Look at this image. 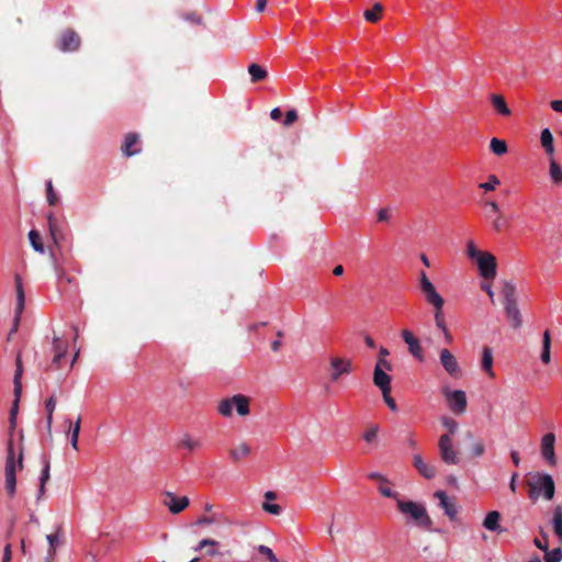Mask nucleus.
<instances>
[{
    "label": "nucleus",
    "mask_w": 562,
    "mask_h": 562,
    "mask_svg": "<svg viewBox=\"0 0 562 562\" xmlns=\"http://www.w3.org/2000/svg\"><path fill=\"white\" fill-rule=\"evenodd\" d=\"M397 509L406 516V522H414L416 526L430 531L432 520L429 517L426 507L413 501H404L398 498L396 502Z\"/></svg>",
    "instance_id": "f257e3e1"
},
{
    "label": "nucleus",
    "mask_w": 562,
    "mask_h": 562,
    "mask_svg": "<svg viewBox=\"0 0 562 562\" xmlns=\"http://www.w3.org/2000/svg\"><path fill=\"white\" fill-rule=\"evenodd\" d=\"M506 317L514 329L522 325L521 313L517 306L516 286L510 281H504L501 290Z\"/></svg>",
    "instance_id": "f03ea898"
},
{
    "label": "nucleus",
    "mask_w": 562,
    "mask_h": 562,
    "mask_svg": "<svg viewBox=\"0 0 562 562\" xmlns=\"http://www.w3.org/2000/svg\"><path fill=\"white\" fill-rule=\"evenodd\" d=\"M234 409L239 417H246L250 414V398L244 394H235L218 401L216 411L226 418L233 416Z\"/></svg>",
    "instance_id": "7ed1b4c3"
},
{
    "label": "nucleus",
    "mask_w": 562,
    "mask_h": 562,
    "mask_svg": "<svg viewBox=\"0 0 562 562\" xmlns=\"http://www.w3.org/2000/svg\"><path fill=\"white\" fill-rule=\"evenodd\" d=\"M22 467H23V453L21 451L18 460H15L13 441L9 440L4 475H5V490L10 497H13L15 494L16 470L22 469Z\"/></svg>",
    "instance_id": "20e7f679"
},
{
    "label": "nucleus",
    "mask_w": 562,
    "mask_h": 562,
    "mask_svg": "<svg viewBox=\"0 0 562 562\" xmlns=\"http://www.w3.org/2000/svg\"><path fill=\"white\" fill-rule=\"evenodd\" d=\"M527 485L531 499H537L541 493L547 501H551L554 497L555 485L550 474L537 472L532 475V479L527 482Z\"/></svg>",
    "instance_id": "39448f33"
},
{
    "label": "nucleus",
    "mask_w": 562,
    "mask_h": 562,
    "mask_svg": "<svg viewBox=\"0 0 562 562\" xmlns=\"http://www.w3.org/2000/svg\"><path fill=\"white\" fill-rule=\"evenodd\" d=\"M22 374H23L22 361H21L20 356H18V358H16V370H15V374H14V378H13L14 401H13L11 409H10V426H11L12 429H14V427H15L16 414H18V411H19V402H20L21 394H22V382H21Z\"/></svg>",
    "instance_id": "423d86ee"
},
{
    "label": "nucleus",
    "mask_w": 562,
    "mask_h": 562,
    "mask_svg": "<svg viewBox=\"0 0 562 562\" xmlns=\"http://www.w3.org/2000/svg\"><path fill=\"white\" fill-rule=\"evenodd\" d=\"M81 45L80 35L72 29L64 30L57 38V48L63 53L77 52Z\"/></svg>",
    "instance_id": "0eeeda50"
},
{
    "label": "nucleus",
    "mask_w": 562,
    "mask_h": 562,
    "mask_svg": "<svg viewBox=\"0 0 562 562\" xmlns=\"http://www.w3.org/2000/svg\"><path fill=\"white\" fill-rule=\"evenodd\" d=\"M438 449L440 459L446 464H458L459 463V454L454 449L452 438L449 434H443L440 436L438 441Z\"/></svg>",
    "instance_id": "6e6552de"
},
{
    "label": "nucleus",
    "mask_w": 562,
    "mask_h": 562,
    "mask_svg": "<svg viewBox=\"0 0 562 562\" xmlns=\"http://www.w3.org/2000/svg\"><path fill=\"white\" fill-rule=\"evenodd\" d=\"M329 366L330 381L333 382H337L342 375H347L352 371V362L347 358L331 357Z\"/></svg>",
    "instance_id": "1a4fd4ad"
},
{
    "label": "nucleus",
    "mask_w": 562,
    "mask_h": 562,
    "mask_svg": "<svg viewBox=\"0 0 562 562\" xmlns=\"http://www.w3.org/2000/svg\"><path fill=\"white\" fill-rule=\"evenodd\" d=\"M476 265L480 271V274L488 280L494 279L496 276V258L494 255L490 252H484L483 255H480V258L476 260Z\"/></svg>",
    "instance_id": "9d476101"
},
{
    "label": "nucleus",
    "mask_w": 562,
    "mask_h": 562,
    "mask_svg": "<svg viewBox=\"0 0 562 562\" xmlns=\"http://www.w3.org/2000/svg\"><path fill=\"white\" fill-rule=\"evenodd\" d=\"M162 504L169 509L171 514H179L183 512L190 504L187 496L179 497L172 492H165L162 495Z\"/></svg>",
    "instance_id": "9b49d317"
},
{
    "label": "nucleus",
    "mask_w": 562,
    "mask_h": 562,
    "mask_svg": "<svg viewBox=\"0 0 562 562\" xmlns=\"http://www.w3.org/2000/svg\"><path fill=\"white\" fill-rule=\"evenodd\" d=\"M14 280H15L16 305H15L14 325L10 331V336L18 330L20 316L24 310V304H25V294H24V289H23L21 277L19 274H16Z\"/></svg>",
    "instance_id": "f8f14e48"
},
{
    "label": "nucleus",
    "mask_w": 562,
    "mask_h": 562,
    "mask_svg": "<svg viewBox=\"0 0 562 562\" xmlns=\"http://www.w3.org/2000/svg\"><path fill=\"white\" fill-rule=\"evenodd\" d=\"M446 400L449 404L451 411L456 414H462L467 409V396L465 393L461 390L457 391H446L445 392Z\"/></svg>",
    "instance_id": "ddd939ff"
},
{
    "label": "nucleus",
    "mask_w": 562,
    "mask_h": 562,
    "mask_svg": "<svg viewBox=\"0 0 562 562\" xmlns=\"http://www.w3.org/2000/svg\"><path fill=\"white\" fill-rule=\"evenodd\" d=\"M440 363L443 369L453 378H459L461 375L460 366L452 355V352L448 349H442L439 355Z\"/></svg>",
    "instance_id": "4468645a"
},
{
    "label": "nucleus",
    "mask_w": 562,
    "mask_h": 562,
    "mask_svg": "<svg viewBox=\"0 0 562 562\" xmlns=\"http://www.w3.org/2000/svg\"><path fill=\"white\" fill-rule=\"evenodd\" d=\"M554 442L555 436L553 432L546 434L541 439V454L550 465L557 463Z\"/></svg>",
    "instance_id": "2eb2a0df"
},
{
    "label": "nucleus",
    "mask_w": 562,
    "mask_h": 562,
    "mask_svg": "<svg viewBox=\"0 0 562 562\" xmlns=\"http://www.w3.org/2000/svg\"><path fill=\"white\" fill-rule=\"evenodd\" d=\"M435 497L439 499V505L445 510V514L449 517V519L454 520L458 514L454 498L448 497L443 491H437L435 493Z\"/></svg>",
    "instance_id": "dca6fc26"
},
{
    "label": "nucleus",
    "mask_w": 562,
    "mask_h": 562,
    "mask_svg": "<svg viewBox=\"0 0 562 562\" xmlns=\"http://www.w3.org/2000/svg\"><path fill=\"white\" fill-rule=\"evenodd\" d=\"M402 338L406 342L408 347V351L418 360H423V348L419 344V340L413 335V333L408 329L402 330Z\"/></svg>",
    "instance_id": "f3484780"
},
{
    "label": "nucleus",
    "mask_w": 562,
    "mask_h": 562,
    "mask_svg": "<svg viewBox=\"0 0 562 562\" xmlns=\"http://www.w3.org/2000/svg\"><path fill=\"white\" fill-rule=\"evenodd\" d=\"M139 143V136L136 133H128L125 136L124 143L122 144V154L126 157H132L140 151L139 147H136Z\"/></svg>",
    "instance_id": "a211bd4d"
},
{
    "label": "nucleus",
    "mask_w": 562,
    "mask_h": 562,
    "mask_svg": "<svg viewBox=\"0 0 562 562\" xmlns=\"http://www.w3.org/2000/svg\"><path fill=\"white\" fill-rule=\"evenodd\" d=\"M422 293L424 294V297L426 302L431 305L434 308L445 305L443 297L437 292L435 285L431 283L423 289H420Z\"/></svg>",
    "instance_id": "6ab92c4d"
},
{
    "label": "nucleus",
    "mask_w": 562,
    "mask_h": 562,
    "mask_svg": "<svg viewBox=\"0 0 562 562\" xmlns=\"http://www.w3.org/2000/svg\"><path fill=\"white\" fill-rule=\"evenodd\" d=\"M413 464L417 469L419 474L423 475L425 479L430 480V479L435 477L437 474L436 467L425 462L419 454L414 456Z\"/></svg>",
    "instance_id": "aec40b11"
},
{
    "label": "nucleus",
    "mask_w": 562,
    "mask_h": 562,
    "mask_svg": "<svg viewBox=\"0 0 562 562\" xmlns=\"http://www.w3.org/2000/svg\"><path fill=\"white\" fill-rule=\"evenodd\" d=\"M220 547V542L211 539L205 538L198 542V544L193 548L195 552L202 551L203 549H206L204 552V555L206 557H216L220 554L217 548Z\"/></svg>",
    "instance_id": "412c9836"
},
{
    "label": "nucleus",
    "mask_w": 562,
    "mask_h": 562,
    "mask_svg": "<svg viewBox=\"0 0 562 562\" xmlns=\"http://www.w3.org/2000/svg\"><path fill=\"white\" fill-rule=\"evenodd\" d=\"M373 383L381 390L382 393H385V391H391V376L380 368H374Z\"/></svg>",
    "instance_id": "4be33fe9"
},
{
    "label": "nucleus",
    "mask_w": 562,
    "mask_h": 562,
    "mask_svg": "<svg viewBox=\"0 0 562 562\" xmlns=\"http://www.w3.org/2000/svg\"><path fill=\"white\" fill-rule=\"evenodd\" d=\"M490 101L497 113L503 116H509L512 114L505 98L501 94H491Z\"/></svg>",
    "instance_id": "5701e85b"
},
{
    "label": "nucleus",
    "mask_w": 562,
    "mask_h": 562,
    "mask_svg": "<svg viewBox=\"0 0 562 562\" xmlns=\"http://www.w3.org/2000/svg\"><path fill=\"white\" fill-rule=\"evenodd\" d=\"M67 423L69 425L68 434L70 436V445L76 451H78L79 435L81 429V416H78L77 420L74 424L70 420H67Z\"/></svg>",
    "instance_id": "b1692460"
},
{
    "label": "nucleus",
    "mask_w": 562,
    "mask_h": 562,
    "mask_svg": "<svg viewBox=\"0 0 562 562\" xmlns=\"http://www.w3.org/2000/svg\"><path fill=\"white\" fill-rule=\"evenodd\" d=\"M250 452H251L250 446L246 442H241L238 446H236L229 450V457L233 462L237 463L240 460L248 457L250 454Z\"/></svg>",
    "instance_id": "393cba45"
},
{
    "label": "nucleus",
    "mask_w": 562,
    "mask_h": 562,
    "mask_svg": "<svg viewBox=\"0 0 562 562\" xmlns=\"http://www.w3.org/2000/svg\"><path fill=\"white\" fill-rule=\"evenodd\" d=\"M501 514L497 510L490 512L484 521L483 526L490 531L502 532L503 529L499 526Z\"/></svg>",
    "instance_id": "a878e982"
},
{
    "label": "nucleus",
    "mask_w": 562,
    "mask_h": 562,
    "mask_svg": "<svg viewBox=\"0 0 562 562\" xmlns=\"http://www.w3.org/2000/svg\"><path fill=\"white\" fill-rule=\"evenodd\" d=\"M482 369L488 376H495L493 371V352L492 349L487 346L483 347L482 351Z\"/></svg>",
    "instance_id": "bb28decb"
},
{
    "label": "nucleus",
    "mask_w": 562,
    "mask_h": 562,
    "mask_svg": "<svg viewBox=\"0 0 562 562\" xmlns=\"http://www.w3.org/2000/svg\"><path fill=\"white\" fill-rule=\"evenodd\" d=\"M202 447V442L199 439L193 438L189 434H184L178 442L179 449H186L190 452L195 451Z\"/></svg>",
    "instance_id": "cd10ccee"
},
{
    "label": "nucleus",
    "mask_w": 562,
    "mask_h": 562,
    "mask_svg": "<svg viewBox=\"0 0 562 562\" xmlns=\"http://www.w3.org/2000/svg\"><path fill=\"white\" fill-rule=\"evenodd\" d=\"M540 142H541L542 147L544 148L546 154L549 155L550 158H553V155H554L553 135L549 128L542 130L541 135H540Z\"/></svg>",
    "instance_id": "c85d7f7f"
},
{
    "label": "nucleus",
    "mask_w": 562,
    "mask_h": 562,
    "mask_svg": "<svg viewBox=\"0 0 562 562\" xmlns=\"http://www.w3.org/2000/svg\"><path fill=\"white\" fill-rule=\"evenodd\" d=\"M551 360V334L550 330H546L542 335V352L541 361L548 364Z\"/></svg>",
    "instance_id": "c756f323"
},
{
    "label": "nucleus",
    "mask_w": 562,
    "mask_h": 562,
    "mask_svg": "<svg viewBox=\"0 0 562 562\" xmlns=\"http://www.w3.org/2000/svg\"><path fill=\"white\" fill-rule=\"evenodd\" d=\"M549 177L553 184H562V168L554 158H550Z\"/></svg>",
    "instance_id": "7c9ffc66"
},
{
    "label": "nucleus",
    "mask_w": 562,
    "mask_h": 562,
    "mask_svg": "<svg viewBox=\"0 0 562 562\" xmlns=\"http://www.w3.org/2000/svg\"><path fill=\"white\" fill-rule=\"evenodd\" d=\"M488 217L492 220V226L496 233H501V232L509 228L510 221L504 214L497 213V214H495L494 217H492V216H488Z\"/></svg>",
    "instance_id": "2f4dec72"
},
{
    "label": "nucleus",
    "mask_w": 562,
    "mask_h": 562,
    "mask_svg": "<svg viewBox=\"0 0 562 562\" xmlns=\"http://www.w3.org/2000/svg\"><path fill=\"white\" fill-rule=\"evenodd\" d=\"M552 524L554 533L562 543V507L560 505H557L553 509Z\"/></svg>",
    "instance_id": "473e14b6"
},
{
    "label": "nucleus",
    "mask_w": 562,
    "mask_h": 562,
    "mask_svg": "<svg viewBox=\"0 0 562 562\" xmlns=\"http://www.w3.org/2000/svg\"><path fill=\"white\" fill-rule=\"evenodd\" d=\"M49 470H50L49 462L46 461L45 465L42 470L41 477H40V488H38V494H37V501L42 499L45 495V492H46L45 485L49 481V477H50Z\"/></svg>",
    "instance_id": "72a5a7b5"
},
{
    "label": "nucleus",
    "mask_w": 562,
    "mask_h": 562,
    "mask_svg": "<svg viewBox=\"0 0 562 562\" xmlns=\"http://www.w3.org/2000/svg\"><path fill=\"white\" fill-rule=\"evenodd\" d=\"M383 12V5L381 3H375L371 10H366L363 12V18L366 21L370 23H376L380 21Z\"/></svg>",
    "instance_id": "f704fd0d"
},
{
    "label": "nucleus",
    "mask_w": 562,
    "mask_h": 562,
    "mask_svg": "<svg viewBox=\"0 0 562 562\" xmlns=\"http://www.w3.org/2000/svg\"><path fill=\"white\" fill-rule=\"evenodd\" d=\"M55 407H56L55 396L52 395L45 402V409H46V413H47V416H46V428H47L48 434L52 432L53 414H54Z\"/></svg>",
    "instance_id": "c9c22d12"
},
{
    "label": "nucleus",
    "mask_w": 562,
    "mask_h": 562,
    "mask_svg": "<svg viewBox=\"0 0 562 562\" xmlns=\"http://www.w3.org/2000/svg\"><path fill=\"white\" fill-rule=\"evenodd\" d=\"M248 72L251 77V81L252 82H258V81H261L263 80L266 77H267V71L263 67H261L260 65L258 64H251L249 67H248Z\"/></svg>",
    "instance_id": "e433bc0d"
},
{
    "label": "nucleus",
    "mask_w": 562,
    "mask_h": 562,
    "mask_svg": "<svg viewBox=\"0 0 562 562\" xmlns=\"http://www.w3.org/2000/svg\"><path fill=\"white\" fill-rule=\"evenodd\" d=\"M490 149L496 156H502L507 153L508 147L505 140L494 137L490 142Z\"/></svg>",
    "instance_id": "4c0bfd02"
},
{
    "label": "nucleus",
    "mask_w": 562,
    "mask_h": 562,
    "mask_svg": "<svg viewBox=\"0 0 562 562\" xmlns=\"http://www.w3.org/2000/svg\"><path fill=\"white\" fill-rule=\"evenodd\" d=\"M30 244L36 252L44 254V244L42 243L41 235L37 231L32 229L29 233Z\"/></svg>",
    "instance_id": "58836bf2"
},
{
    "label": "nucleus",
    "mask_w": 562,
    "mask_h": 562,
    "mask_svg": "<svg viewBox=\"0 0 562 562\" xmlns=\"http://www.w3.org/2000/svg\"><path fill=\"white\" fill-rule=\"evenodd\" d=\"M54 351H55V356H54L53 362L58 364L60 359L66 353V345L64 342H61L58 337L54 338Z\"/></svg>",
    "instance_id": "ea45409f"
},
{
    "label": "nucleus",
    "mask_w": 562,
    "mask_h": 562,
    "mask_svg": "<svg viewBox=\"0 0 562 562\" xmlns=\"http://www.w3.org/2000/svg\"><path fill=\"white\" fill-rule=\"evenodd\" d=\"M544 562H561L562 560V549L561 548H555L553 550H549V548L547 549V551H544Z\"/></svg>",
    "instance_id": "a19ab883"
},
{
    "label": "nucleus",
    "mask_w": 562,
    "mask_h": 562,
    "mask_svg": "<svg viewBox=\"0 0 562 562\" xmlns=\"http://www.w3.org/2000/svg\"><path fill=\"white\" fill-rule=\"evenodd\" d=\"M380 427L378 424H372L369 426V428L366 430V432L362 435V438L368 442L372 443L375 441L378 434H379Z\"/></svg>",
    "instance_id": "79ce46f5"
},
{
    "label": "nucleus",
    "mask_w": 562,
    "mask_h": 562,
    "mask_svg": "<svg viewBox=\"0 0 562 562\" xmlns=\"http://www.w3.org/2000/svg\"><path fill=\"white\" fill-rule=\"evenodd\" d=\"M391 482L390 483H380L379 484V492L382 496L384 497H389V498H394L396 502L397 499L400 498L398 497V494L396 492H394L391 487Z\"/></svg>",
    "instance_id": "37998d69"
},
{
    "label": "nucleus",
    "mask_w": 562,
    "mask_h": 562,
    "mask_svg": "<svg viewBox=\"0 0 562 562\" xmlns=\"http://www.w3.org/2000/svg\"><path fill=\"white\" fill-rule=\"evenodd\" d=\"M434 318L436 326L438 329L442 330L447 328L445 315H443V306H440V308L436 307L434 308Z\"/></svg>",
    "instance_id": "c03bdc74"
},
{
    "label": "nucleus",
    "mask_w": 562,
    "mask_h": 562,
    "mask_svg": "<svg viewBox=\"0 0 562 562\" xmlns=\"http://www.w3.org/2000/svg\"><path fill=\"white\" fill-rule=\"evenodd\" d=\"M471 457L480 458L485 453V445L483 440H477L470 448Z\"/></svg>",
    "instance_id": "a18cd8bd"
},
{
    "label": "nucleus",
    "mask_w": 562,
    "mask_h": 562,
    "mask_svg": "<svg viewBox=\"0 0 562 562\" xmlns=\"http://www.w3.org/2000/svg\"><path fill=\"white\" fill-rule=\"evenodd\" d=\"M499 184V180L495 175H490L488 180L480 184V188L485 191H493Z\"/></svg>",
    "instance_id": "49530a36"
},
{
    "label": "nucleus",
    "mask_w": 562,
    "mask_h": 562,
    "mask_svg": "<svg viewBox=\"0 0 562 562\" xmlns=\"http://www.w3.org/2000/svg\"><path fill=\"white\" fill-rule=\"evenodd\" d=\"M258 552L266 557L269 562H279L273 551L265 544L258 547Z\"/></svg>",
    "instance_id": "de8ad7c7"
},
{
    "label": "nucleus",
    "mask_w": 562,
    "mask_h": 562,
    "mask_svg": "<svg viewBox=\"0 0 562 562\" xmlns=\"http://www.w3.org/2000/svg\"><path fill=\"white\" fill-rule=\"evenodd\" d=\"M46 198L49 205H56L58 202V198L54 191L52 181L46 183Z\"/></svg>",
    "instance_id": "09e8293b"
},
{
    "label": "nucleus",
    "mask_w": 562,
    "mask_h": 562,
    "mask_svg": "<svg viewBox=\"0 0 562 562\" xmlns=\"http://www.w3.org/2000/svg\"><path fill=\"white\" fill-rule=\"evenodd\" d=\"M442 425L448 429L449 435L454 434L458 429V423L451 417H443Z\"/></svg>",
    "instance_id": "8fccbe9b"
},
{
    "label": "nucleus",
    "mask_w": 562,
    "mask_h": 562,
    "mask_svg": "<svg viewBox=\"0 0 562 562\" xmlns=\"http://www.w3.org/2000/svg\"><path fill=\"white\" fill-rule=\"evenodd\" d=\"M467 252L471 259H476V260H477V258H480V255L484 254V252L480 251L479 249H476L473 241L468 243Z\"/></svg>",
    "instance_id": "3c124183"
},
{
    "label": "nucleus",
    "mask_w": 562,
    "mask_h": 562,
    "mask_svg": "<svg viewBox=\"0 0 562 562\" xmlns=\"http://www.w3.org/2000/svg\"><path fill=\"white\" fill-rule=\"evenodd\" d=\"M262 509L271 515H280L281 514V506L278 504L268 505V502L262 503Z\"/></svg>",
    "instance_id": "603ef678"
},
{
    "label": "nucleus",
    "mask_w": 562,
    "mask_h": 562,
    "mask_svg": "<svg viewBox=\"0 0 562 562\" xmlns=\"http://www.w3.org/2000/svg\"><path fill=\"white\" fill-rule=\"evenodd\" d=\"M390 393H391V391H385V393H382L383 400L391 411L396 412L397 405H396L394 398L391 397Z\"/></svg>",
    "instance_id": "864d4df0"
},
{
    "label": "nucleus",
    "mask_w": 562,
    "mask_h": 562,
    "mask_svg": "<svg viewBox=\"0 0 562 562\" xmlns=\"http://www.w3.org/2000/svg\"><path fill=\"white\" fill-rule=\"evenodd\" d=\"M533 543L538 549L542 550L543 552L547 551L549 547L548 536L546 533H542V540L536 538Z\"/></svg>",
    "instance_id": "5fc2aeb1"
},
{
    "label": "nucleus",
    "mask_w": 562,
    "mask_h": 562,
    "mask_svg": "<svg viewBox=\"0 0 562 562\" xmlns=\"http://www.w3.org/2000/svg\"><path fill=\"white\" fill-rule=\"evenodd\" d=\"M46 539H47V541L49 543L48 553H49L50 557H53L54 553H55V546L57 543V536L56 535H48V536H46ZM50 559L52 558H48L47 562H50Z\"/></svg>",
    "instance_id": "6e6d98bb"
},
{
    "label": "nucleus",
    "mask_w": 562,
    "mask_h": 562,
    "mask_svg": "<svg viewBox=\"0 0 562 562\" xmlns=\"http://www.w3.org/2000/svg\"><path fill=\"white\" fill-rule=\"evenodd\" d=\"M297 120V113L295 110H289L285 114L284 125L290 126Z\"/></svg>",
    "instance_id": "4d7b16f0"
},
{
    "label": "nucleus",
    "mask_w": 562,
    "mask_h": 562,
    "mask_svg": "<svg viewBox=\"0 0 562 562\" xmlns=\"http://www.w3.org/2000/svg\"><path fill=\"white\" fill-rule=\"evenodd\" d=\"M48 226H49L50 235L54 238V240L56 241L57 240V226H56V220L52 214L48 215Z\"/></svg>",
    "instance_id": "13d9d810"
},
{
    "label": "nucleus",
    "mask_w": 562,
    "mask_h": 562,
    "mask_svg": "<svg viewBox=\"0 0 562 562\" xmlns=\"http://www.w3.org/2000/svg\"><path fill=\"white\" fill-rule=\"evenodd\" d=\"M368 477L370 480H373V481H378L379 484L380 483H390L389 479L385 477L384 475H382L381 473H378V472H371L368 474Z\"/></svg>",
    "instance_id": "bf43d9fd"
},
{
    "label": "nucleus",
    "mask_w": 562,
    "mask_h": 562,
    "mask_svg": "<svg viewBox=\"0 0 562 562\" xmlns=\"http://www.w3.org/2000/svg\"><path fill=\"white\" fill-rule=\"evenodd\" d=\"M374 368H380L382 370H386V371H391L392 370V364L385 360L384 358H379L376 363H375V367Z\"/></svg>",
    "instance_id": "052dcab7"
},
{
    "label": "nucleus",
    "mask_w": 562,
    "mask_h": 562,
    "mask_svg": "<svg viewBox=\"0 0 562 562\" xmlns=\"http://www.w3.org/2000/svg\"><path fill=\"white\" fill-rule=\"evenodd\" d=\"M431 284L430 280L427 278L425 271H420L419 273V288L423 289L427 285Z\"/></svg>",
    "instance_id": "680f3d73"
},
{
    "label": "nucleus",
    "mask_w": 562,
    "mask_h": 562,
    "mask_svg": "<svg viewBox=\"0 0 562 562\" xmlns=\"http://www.w3.org/2000/svg\"><path fill=\"white\" fill-rule=\"evenodd\" d=\"M481 288L483 291H485L487 293L492 303H494V292L492 290V285L490 283H483Z\"/></svg>",
    "instance_id": "e2e57ef3"
},
{
    "label": "nucleus",
    "mask_w": 562,
    "mask_h": 562,
    "mask_svg": "<svg viewBox=\"0 0 562 562\" xmlns=\"http://www.w3.org/2000/svg\"><path fill=\"white\" fill-rule=\"evenodd\" d=\"M550 106L553 111L562 113V100H553L550 102Z\"/></svg>",
    "instance_id": "0e129e2a"
},
{
    "label": "nucleus",
    "mask_w": 562,
    "mask_h": 562,
    "mask_svg": "<svg viewBox=\"0 0 562 562\" xmlns=\"http://www.w3.org/2000/svg\"><path fill=\"white\" fill-rule=\"evenodd\" d=\"M11 544H7L3 551L2 562H11Z\"/></svg>",
    "instance_id": "69168bd1"
},
{
    "label": "nucleus",
    "mask_w": 562,
    "mask_h": 562,
    "mask_svg": "<svg viewBox=\"0 0 562 562\" xmlns=\"http://www.w3.org/2000/svg\"><path fill=\"white\" fill-rule=\"evenodd\" d=\"M215 520L209 516H202L196 520V525H212Z\"/></svg>",
    "instance_id": "338daca9"
},
{
    "label": "nucleus",
    "mask_w": 562,
    "mask_h": 562,
    "mask_svg": "<svg viewBox=\"0 0 562 562\" xmlns=\"http://www.w3.org/2000/svg\"><path fill=\"white\" fill-rule=\"evenodd\" d=\"M282 116V112L279 108H274L271 110L270 112V117L273 120V121H278L280 120Z\"/></svg>",
    "instance_id": "774afa93"
}]
</instances>
